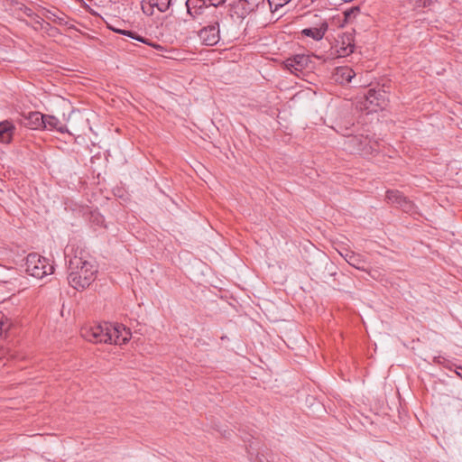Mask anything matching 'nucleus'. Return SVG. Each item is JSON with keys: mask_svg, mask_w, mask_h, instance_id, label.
I'll use <instances>...</instances> for the list:
<instances>
[{"mask_svg": "<svg viewBox=\"0 0 462 462\" xmlns=\"http://www.w3.org/2000/svg\"><path fill=\"white\" fill-rule=\"evenodd\" d=\"M209 5L212 8H215L226 2V0H208Z\"/></svg>", "mask_w": 462, "mask_h": 462, "instance_id": "obj_23", "label": "nucleus"}, {"mask_svg": "<svg viewBox=\"0 0 462 462\" xmlns=\"http://www.w3.org/2000/svg\"><path fill=\"white\" fill-rule=\"evenodd\" d=\"M355 76V71L347 66L337 67L333 72V79L342 85L349 83Z\"/></svg>", "mask_w": 462, "mask_h": 462, "instance_id": "obj_14", "label": "nucleus"}, {"mask_svg": "<svg viewBox=\"0 0 462 462\" xmlns=\"http://www.w3.org/2000/svg\"><path fill=\"white\" fill-rule=\"evenodd\" d=\"M9 328V324L7 323V319L5 315L0 311V335L3 331L7 330Z\"/></svg>", "mask_w": 462, "mask_h": 462, "instance_id": "obj_20", "label": "nucleus"}, {"mask_svg": "<svg viewBox=\"0 0 462 462\" xmlns=\"http://www.w3.org/2000/svg\"><path fill=\"white\" fill-rule=\"evenodd\" d=\"M460 370L461 372H457V374L462 378V368Z\"/></svg>", "mask_w": 462, "mask_h": 462, "instance_id": "obj_25", "label": "nucleus"}, {"mask_svg": "<svg viewBox=\"0 0 462 462\" xmlns=\"http://www.w3.org/2000/svg\"><path fill=\"white\" fill-rule=\"evenodd\" d=\"M346 144L351 152H359L364 155L371 154L375 151V148L370 143L362 146L361 135L348 136Z\"/></svg>", "mask_w": 462, "mask_h": 462, "instance_id": "obj_10", "label": "nucleus"}, {"mask_svg": "<svg viewBox=\"0 0 462 462\" xmlns=\"http://www.w3.org/2000/svg\"><path fill=\"white\" fill-rule=\"evenodd\" d=\"M25 14H26L27 15L31 16V15H32V10H31V9L26 8V10H25Z\"/></svg>", "mask_w": 462, "mask_h": 462, "instance_id": "obj_24", "label": "nucleus"}, {"mask_svg": "<svg viewBox=\"0 0 462 462\" xmlns=\"http://www.w3.org/2000/svg\"><path fill=\"white\" fill-rule=\"evenodd\" d=\"M291 0H268V3L270 5V8L273 12H275L290 3Z\"/></svg>", "mask_w": 462, "mask_h": 462, "instance_id": "obj_19", "label": "nucleus"}, {"mask_svg": "<svg viewBox=\"0 0 462 462\" xmlns=\"http://www.w3.org/2000/svg\"><path fill=\"white\" fill-rule=\"evenodd\" d=\"M15 126L8 120L0 122V143H11Z\"/></svg>", "mask_w": 462, "mask_h": 462, "instance_id": "obj_17", "label": "nucleus"}, {"mask_svg": "<svg viewBox=\"0 0 462 462\" xmlns=\"http://www.w3.org/2000/svg\"><path fill=\"white\" fill-rule=\"evenodd\" d=\"M340 255L353 267L358 270H365V260L360 255L352 251H339Z\"/></svg>", "mask_w": 462, "mask_h": 462, "instance_id": "obj_15", "label": "nucleus"}, {"mask_svg": "<svg viewBox=\"0 0 462 462\" xmlns=\"http://www.w3.org/2000/svg\"><path fill=\"white\" fill-rule=\"evenodd\" d=\"M315 21L311 22V26L301 31L302 35L310 37L314 41H320L324 38L328 23L326 19L314 15Z\"/></svg>", "mask_w": 462, "mask_h": 462, "instance_id": "obj_8", "label": "nucleus"}, {"mask_svg": "<svg viewBox=\"0 0 462 462\" xmlns=\"http://www.w3.org/2000/svg\"><path fill=\"white\" fill-rule=\"evenodd\" d=\"M361 138H362V146H365V143H370V144H373V146L376 149V147L378 145L376 141H373L368 136L361 135Z\"/></svg>", "mask_w": 462, "mask_h": 462, "instance_id": "obj_21", "label": "nucleus"}, {"mask_svg": "<svg viewBox=\"0 0 462 462\" xmlns=\"http://www.w3.org/2000/svg\"><path fill=\"white\" fill-rule=\"evenodd\" d=\"M114 31H115V32H119V33H121V34L127 35V36H129V37H131V38L136 39V40H138V41H141V42L143 41V40H142V39H140L139 37H135V36H134V33H133V32H131V31H125V30H116V29H114Z\"/></svg>", "mask_w": 462, "mask_h": 462, "instance_id": "obj_22", "label": "nucleus"}, {"mask_svg": "<svg viewBox=\"0 0 462 462\" xmlns=\"http://www.w3.org/2000/svg\"><path fill=\"white\" fill-rule=\"evenodd\" d=\"M222 17V13H213L206 22L207 25L199 30V37L204 45L214 46L220 41L219 23Z\"/></svg>", "mask_w": 462, "mask_h": 462, "instance_id": "obj_2", "label": "nucleus"}, {"mask_svg": "<svg viewBox=\"0 0 462 462\" xmlns=\"http://www.w3.org/2000/svg\"><path fill=\"white\" fill-rule=\"evenodd\" d=\"M186 7L188 14L193 19H197L201 14L209 18L213 13H219L217 9L207 5L206 0H187Z\"/></svg>", "mask_w": 462, "mask_h": 462, "instance_id": "obj_7", "label": "nucleus"}, {"mask_svg": "<svg viewBox=\"0 0 462 462\" xmlns=\"http://www.w3.org/2000/svg\"><path fill=\"white\" fill-rule=\"evenodd\" d=\"M43 124H42V129L47 130H57L60 133H65L67 132V128L64 125L60 123V121L50 115H43Z\"/></svg>", "mask_w": 462, "mask_h": 462, "instance_id": "obj_18", "label": "nucleus"}, {"mask_svg": "<svg viewBox=\"0 0 462 462\" xmlns=\"http://www.w3.org/2000/svg\"><path fill=\"white\" fill-rule=\"evenodd\" d=\"M109 336L111 340L109 344L124 345L127 343L131 337V331L122 324H110L109 323Z\"/></svg>", "mask_w": 462, "mask_h": 462, "instance_id": "obj_9", "label": "nucleus"}, {"mask_svg": "<svg viewBox=\"0 0 462 462\" xmlns=\"http://www.w3.org/2000/svg\"><path fill=\"white\" fill-rule=\"evenodd\" d=\"M97 273V264L90 256L75 255L69 260L68 282L71 287L81 291L95 281Z\"/></svg>", "mask_w": 462, "mask_h": 462, "instance_id": "obj_1", "label": "nucleus"}, {"mask_svg": "<svg viewBox=\"0 0 462 462\" xmlns=\"http://www.w3.org/2000/svg\"><path fill=\"white\" fill-rule=\"evenodd\" d=\"M43 123V115L37 111L23 115L21 118V124L23 126L33 130L42 129Z\"/></svg>", "mask_w": 462, "mask_h": 462, "instance_id": "obj_13", "label": "nucleus"}, {"mask_svg": "<svg viewBox=\"0 0 462 462\" xmlns=\"http://www.w3.org/2000/svg\"><path fill=\"white\" fill-rule=\"evenodd\" d=\"M311 60L310 56L305 54H297L288 58L284 61V67L292 74L300 76L305 69H311Z\"/></svg>", "mask_w": 462, "mask_h": 462, "instance_id": "obj_6", "label": "nucleus"}, {"mask_svg": "<svg viewBox=\"0 0 462 462\" xmlns=\"http://www.w3.org/2000/svg\"><path fill=\"white\" fill-rule=\"evenodd\" d=\"M171 4V0H143L142 2V10L147 15L153 14V9L163 13L166 12Z\"/></svg>", "mask_w": 462, "mask_h": 462, "instance_id": "obj_12", "label": "nucleus"}, {"mask_svg": "<svg viewBox=\"0 0 462 462\" xmlns=\"http://www.w3.org/2000/svg\"><path fill=\"white\" fill-rule=\"evenodd\" d=\"M337 56L346 57L353 53L355 45L352 43V40L349 36L342 37L341 41L337 42L335 47Z\"/></svg>", "mask_w": 462, "mask_h": 462, "instance_id": "obj_16", "label": "nucleus"}, {"mask_svg": "<svg viewBox=\"0 0 462 462\" xmlns=\"http://www.w3.org/2000/svg\"><path fill=\"white\" fill-rule=\"evenodd\" d=\"M386 105L384 95L380 91L369 89L367 93L361 97L358 107L360 110L366 111L367 114L376 112Z\"/></svg>", "mask_w": 462, "mask_h": 462, "instance_id": "obj_4", "label": "nucleus"}, {"mask_svg": "<svg viewBox=\"0 0 462 462\" xmlns=\"http://www.w3.org/2000/svg\"><path fill=\"white\" fill-rule=\"evenodd\" d=\"M109 333V323L94 325L85 328L81 331V335L86 340L94 343H108L111 340Z\"/></svg>", "mask_w": 462, "mask_h": 462, "instance_id": "obj_5", "label": "nucleus"}, {"mask_svg": "<svg viewBox=\"0 0 462 462\" xmlns=\"http://www.w3.org/2000/svg\"><path fill=\"white\" fill-rule=\"evenodd\" d=\"M54 268L49 261L39 255L38 254H30L26 257L25 262V272L30 275L37 279H42L43 277L50 275L53 273Z\"/></svg>", "mask_w": 462, "mask_h": 462, "instance_id": "obj_3", "label": "nucleus"}, {"mask_svg": "<svg viewBox=\"0 0 462 462\" xmlns=\"http://www.w3.org/2000/svg\"><path fill=\"white\" fill-rule=\"evenodd\" d=\"M388 202L395 204L401 208L404 212L413 213L414 205L411 201L408 200L398 190H388L386 194Z\"/></svg>", "mask_w": 462, "mask_h": 462, "instance_id": "obj_11", "label": "nucleus"}]
</instances>
